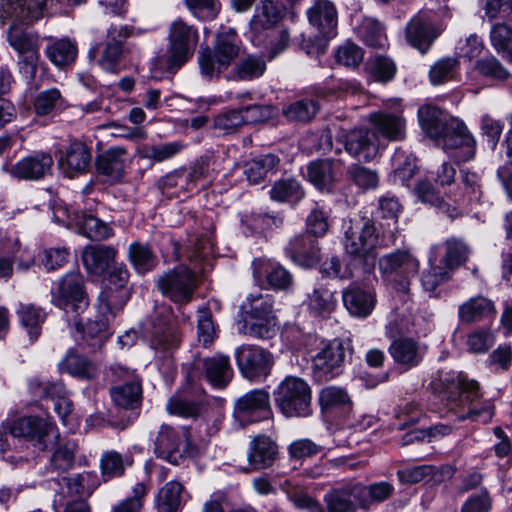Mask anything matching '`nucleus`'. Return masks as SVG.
<instances>
[{
  "instance_id": "20",
  "label": "nucleus",
  "mask_w": 512,
  "mask_h": 512,
  "mask_svg": "<svg viewBox=\"0 0 512 512\" xmlns=\"http://www.w3.org/2000/svg\"><path fill=\"white\" fill-rule=\"evenodd\" d=\"M53 165V158L50 154L40 152L22 158L11 165L7 171L9 174L20 180H39L50 172Z\"/></svg>"
},
{
  "instance_id": "47",
  "label": "nucleus",
  "mask_w": 512,
  "mask_h": 512,
  "mask_svg": "<svg viewBox=\"0 0 512 512\" xmlns=\"http://www.w3.org/2000/svg\"><path fill=\"white\" fill-rule=\"evenodd\" d=\"M415 192L417 197L424 203H429L436 207L440 212L447 215L450 219L458 216L459 211L456 205L445 202L435 191L432 183L427 180L420 181Z\"/></svg>"
},
{
  "instance_id": "51",
  "label": "nucleus",
  "mask_w": 512,
  "mask_h": 512,
  "mask_svg": "<svg viewBox=\"0 0 512 512\" xmlns=\"http://www.w3.org/2000/svg\"><path fill=\"white\" fill-rule=\"evenodd\" d=\"M284 7L273 0H262L251 20L253 27L268 29L277 24L284 15Z\"/></svg>"
},
{
  "instance_id": "39",
  "label": "nucleus",
  "mask_w": 512,
  "mask_h": 512,
  "mask_svg": "<svg viewBox=\"0 0 512 512\" xmlns=\"http://www.w3.org/2000/svg\"><path fill=\"white\" fill-rule=\"evenodd\" d=\"M129 298V289H118L105 285L98 296V313L112 319L123 309Z\"/></svg>"
},
{
  "instance_id": "4",
  "label": "nucleus",
  "mask_w": 512,
  "mask_h": 512,
  "mask_svg": "<svg viewBox=\"0 0 512 512\" xmlns=\"http://www.w3.org/2000/svg\"><path fill=\"white\" fill-rule=\"evenodd\" d=\"M429 387L434 394L442 395L451 411L464 402L463 396L471 400L478 395V382L455 372L437 371Z\"/></svg>"
},
{
  "instance_id": "25",
  "label": "nucleus",
  "mask_w": 512,
  "mask_h": 512,
  "mask_svg": "<svg viewBox=\"0 0 512 512\" xmlns=\"http://www.w3.org/2000/svg\"><path fill=\"white\" fill-rule=\"evenodd\" d=\"M307 15L310 24L317 28L323 37L332 38L336 35L338 12L333 2L316 0Z\"/></svg>"
},
{
  "instance_id": "46",
  "label": "nucleus",
  "mask_w": 512,
  "mask_h": 512,
  "mask_svg": "<svg viewBox=\"0 0 512 512\" xmlns=\"http://www.w3.org/2000/svg\"><path fill=\"white\" fill-rule=\"evenodd\" d=\"M445 253L441 262L449 270H455L463 265L469 258L471 249L469 245L460 238L451 237L444 242Z\"/></svg>"
},
{
  "instance_id": "41",
  "label": "nucleus",
  "mask_w": 512,
  "mask_h": 512,
  "mask_svg": "<svg viewBox=\"0 0 512 512\" xmlns=\"http://www.w3.org/2000/svg\"><path fill=\"white\" fill-rule=\"evenodd\" d=\"M265 71L266 61L262 56L248 55L241 58L225 78L232 81H252L260 78Z\"/></svg>"
},
{
  "instance_id": "26",
  "label": "nucleus",
  "mask_w": 512,
  "mask_h": 512,
  "mask_svg": "<svg viewBox=\"0 0 512 512\" xmlns=\"http://www.w3.org/2000/svg\"><path fill=\"white\" fill-rule=\"evenodd\" d=\"M202 371L207 382L216 389L226 388L234 376L230 358L223 354L203 359Z\"/></svg>"
},
{
  "instance_id": "11",
  "label": "nucleus",
  "mask_w": 512,
  "mask_h": 512,
  "mask_svg": "<svg viewBox=\"0 0 512 512\" xmlns=\"http://www.w3.org/2000/svg\"><path fill=\"white\" fill-rule=\"evenodd\" d=\"M438 143L458 161L465 162L474 157L475 140L468 132L465 124L459 119L451 121L448 131L445 132Z\"/></svg>"
},
{
  "instance_id": "61",
  "label": "nucleus",
  "mask_w": 512,
  "mask_h": 512,
  "mask_svg": "<svg viewBox=\"0 0 512 512\" xmlns=\"http://www.w3.org/2000/svg\"><path fill=\"white\" fill-rule=\"evenodd\" d=\"M490 41L494 49L512 63V28L505 23H496L490 31Z\"/></svg>"
},
{
  "instance_id": "34",
  "label": "nucleus",
  "mask_w": 512,
  "mask_h": 512,
  "mask_svg": "<svg viewBox=\"0 0 512 512\" xmlns=\"http://www.w3.org/2000/svg\"><path fill=\"white\" fill-rule=\"evenodd\" d=\"M495 313L493 302L482 295L471 297L458 307L459 322L465 325L483 321Z\"/></svg>"
},
{
  "instance_id": "24",
  "label": "nucleus",
  "mask_w": 512,
  "mask_h": 512,
  "mask_svg": "<svg viewBox=\"0 0 512 512\" xmlns=\"http://www.w3.org/2000/svg\"><path fill=\"white\" fill-rule=\"evenodd\" d=\"M372 131L387 141H401L406 136V121L399 114L378 112L369 117Z\"/></svg>"
},
{
  "instance_id": "55",
  "label": "nucleus",
  "mask_w": 512,
  "mask_h": 512,
  "mask_svg": "<svg viewBox=\"0 0 512 512\" xmlns=\"http://www.w3.org/2000/svg\"><path fill=\"white\" fill-rule=\"evenodd\" d=\"M337 304L335 295L325 287L314 288L308 297L309 310L316 316L328 317L335 309Z\"/></svg>"
},
{
  "instance_id": "53",
  "label": "nucleus",
  "mask_w": 512,
  "mask_h": 512,
  "mask_svg": "<svg viewBox=\"0 0 512 512\" xmlns=\"http://www.w3.org/2000/svg\"><path fill=\"white\" fill-rule=\"evenodd\" d=\"M240 311L242 319L274 314L273 298L269 294H250L241 303Z\"/></svg>"
},
{
  "instance_id": "54",
  "label": "nucleus",
  "mask_w": 512,
  "mask_h": 512,
  "mask_svg": "<svg viewBox=\"0 0 512 512\" xmlns=\"http://www.w3.org/2000/svg\"><path fill=\"white\" fill-rule=\"evenodd\" d=\"M77 450L78 444L74 440L58 442L50 456V467L61 472L71 469L75 462Z\"/></svg>"
},
{
  "instance_id": "62",
  "label": "nucleus",
  "mask_w": 512,
  "mask_h": 512,
  "mask_svg": "<svg viewBox=\"0 0 512 512\" xmlns=\"http://www.w3.org/2000/svg\"><path fill=\"white\" fill-rule=\"evenodd\" d=\"M319 104L313 99H301L283 109L284 116L291 121L307 122L315 117Z\"/></svg>"
},
{
  "instance_id": "22",
  "label": "nucleus",
  "mask_w": 512,
  "mask_h": 512,
  "mask_svg": "<svg viewBox=\"0 0 512 512\" xmlns=\"http://www.w3.org/2000/svg\"><path fill=\"white\" fill-rule=\"evenodd\" d=\"M188 440L186 428L175 429L169 425H162L155 438V452L169 462L177 463L180 447Z\"/></svg>"
},
{
  "instance_id": "38",
  "label": "nucleus",
  "mask_w": 512,
  "mask_h": 512,
  "mask_svg": "<svg viewBox=\"0 0 512 512\" xmlns=\"http://www.w3.org/2000/svg\"><path fill=\"white\" fill-rule=\"evenodd\" d=\"M238 331L242 335L257 339H270L276 335L277 323L275 314L243 318L239 322Z\"/></svg>"
},
{
  "instance_id": "8",
  "label": "nucleus",
  "mask_w": 512,
  "mask_h": 512,
  "mask_svg": "<svg viewBox=\"0 0 512 512\" xmlns=\"http://www.w3.org/2000/svg\"><path fill=\"white\" fill-rule=\"evenodd\" d=\"M234 357L240 374L250 381L266 378L274 365L272 353L257 345L238 346Z\"/></svg>"
},
{
  "instance_id": "52",
  "label": "nucleus",
  "mask_w": 512,
  "mask_h": 512,
  "mask_svg": "<svg viewBox=\"0 0 512 512\" xmlns=\"http://www.w3.org/2000/svg\"><path fill=\"white\" fill-rule=\"evenodd\" d=\"M183 485L177 481L167 482L158 492L156 506L158 512H178L181 506Z\"/></svg>"
},
{
  "instance_id": "60",
  "label": "nucleus",
  "mask_w": 512,
  "mask_h": 512,
  "mask_svg": "<svg viewBox=\"0 0 512 512\" xmlns=\"http://www.w3.org/2000/svg\"><path fill=\"white\" fill-rule=\"evenodd\" d=\"M304 196L300 183L294 178H283L276 181L271 190L270 197L277 202L297 201Z\"/></svg>"
},
{
  "instance_id": "21",
  "label": "nucleus",
  "mask_w": 512,
  "mask_h": 512,
  "mask_svg": "<svg viewBox=\"0 0 512 512\" xmlns=\"http://www.w3.org/2000/svg\"><path fill=\"white\" fill-rule=\"evenodd\" d=\"M313 235L304 233L293 237L285 248L291 260L303 267H312L320 261V247Z\"/></svg>"
},
{
  "instance_id": "42",
  "label": "nucleus",
  "mask_w": 512,
  "mask_h": 512,
  "mask_svg": "<svg viewBox=\"0 0 512 512\" xmlns=\"http://www.w3.org/2000/svg\"><path fill=\"white\" fill-rule=\"evenodd\" d=\"M270 408V395L264 389H255L239 397L235 411L240 417H249L254 413L267 412Z\"/></svg>"
},
{
  "instance_id": "37",
  "label": "nucleus",
  "mask_w": 512,
  "mask_h": 512,
  "mask_svg": "<svg viewBox=\"0 0 512 512\" xmlns=\"http://www.w3.org/2000/svg\"><path fill=\"white\" fill-rule=\"evenodd\" d=\"M388 351L394 362L407 370L418 366L423 359L420 346L411 338L394 340Z\"/></svg>"
},
{
  "instance_id": "5",
  "label": "nucleus",
  "mask_w": 512,
  "mask_h": 512,
  "mask_svg": "<svg viewBox=\"0 0 512 512\" xmlns=\"http://www.w3.org/2000/svg\"><path fill=\"white\" fill-rule=\"evenodd\" d=\"M51 302L65 310L79 314L87 309L89 297L85 289V280L79 271L65 274L52 292Z\"/></svg>"
},
{
  "instance_id": "48",
  "label": "nucleus",
  "mask_w": 512,
  "mask_h": 512,
  "mask_svg": "<svg viewBox=\"0 0 512 512\" xmlns=\"http://www.w3.org/2000/svg\"><path fill=\"white\" fill-rule=\"evenodd\" d=\"M62 369L70 375L90 380L97 375V365L83 355L69 352L62 362Z\"/></svg>"
},
{
  "instance_id": "15",
  "label": "nucleus",
  "mask_w": 512,
  "mask_h": 512,
  "mask_svg": "<svg viewBox=\"0 0 512 512\" xmlns=\"http://www.w3.org/2000/svg\"><path fill=\"white\" fill-rule=\"evenodd\" d=\"M54 429L55 426L51 422L37 416L21 417L7 425V430L13 437L33 441L41 450L46 449L45 437Z\"/></svg>"
},
{
  "instance_id": "17",
  "label": "nucleus",
  "mask_w": 512,
  "mask_h": 512,
  "mask_svg": "<svg viewBox=\"0 0 512 512\" xmlns=\"http://www.w3.org/2000/svg\"><path fill=\"white\" fill-rule=\"evenodd\" d=\"M344 146L346 151L359 161H370L377 155L380 141L375 132L361 128L346 134Z\"/></svg>"
},
{
  "instance_id": "18",
  "label": "nucleus",
  "mask_w": 512,
  "mask_h": 512,
  "mask_svg": "<svg viewBox=\"0 0 512 512\" xmlns=\"http://www.w3.org/2000/svg\"><path fill=\"white\" fill-rule=\"evenodd\" d=\"M438 35L439 33L435 29L432 17L428 12H419L406 27L408 42L421 53H425L430 48Z\"/></svg>"
},
{
  "instance_id": "63",
  "label": "nucleus",
  "mask_w": 512,
  "mask_h": 512,
  "mask_svg": "<svg viewBox=\"0 0 512 512\" xmlns=\"http://www.w3.org/2000/svg\"><path fill=\"white\" fill-rule=\"evenodd\" d=\"M212 51L231 65L239 54V46L237 44V34L235 30L229 28L227 31L219 33L216 37Z\"/></svg>"
},
{
  "instance_id": "3",
  "label": "nucleus",
  "mask_w": 512,
  "mask_h": 512,
  "mask_svg": "<svg viewBox=\"0 0 512 512\" xmlns=\"http://www.w3.org/2000/svg\"><path fill=\"white\" fill-rule=\"evenodd\" d=\"M419 260L408 250H396L379 259V270L402 294L410 291L411 280L418 274Z\"/></svg>"
},
{
  "instance_id": "40",
  "label": "nucleus",
  "mask_w": 512,
  "mask_h": 512,
  "mask_svg": "<svg viewBox=\"0 0 512 512\" xmlns=\"http://www.w3.org/2000/svg\"><path fill=\"white\" fill-rule=\"evenodd\" d=\"M16 314L29 339L35 342L41 335L42 325L46 320V312L34 304L20 303Z\"/></svg>"
},
{
  "instance_id": "23",
  "label": "nucleus",
  "mask_w": 512,
  "mask_h": 512,
  "mask_svg": "<svg viewBox=\"0 0 512 512\" xmlns=\"http://www.w3.org/2000/svg\"><path fill=\"white\" fill-rule=\"evenodd\" d=\"M328 512H357L360 493L357 482H348L331 489L324 496Z\"/></svg>"
},
{
  "instance_id": "35",
  "label": "nucleus",
  "mask_w": 512,
  "mask_h": 512,
  "mask_svg": "<svg viewBox=\"0 0 512 512\" xmlns=\"http://www.w3.org/2000/svg\"><path fill=\"white\" fill-rule=\"evenodd\" d=\"M126 150L122 147H111L96 158L98 174L110 181H119L124 173Z\"/></svg>"
},
{
  "instance_id": "49",
  "label": "nucleus",
  "mask_w": 512,
  "mask_h": 512,
  "mask_svg": "<svg viewBox=\"0 0 512 512\" xmlns=\"http://www.w3.org/2000/svg\"><path fill=\"white\" fill-rule=\"evenodd\" d=\"M242 225L252 233H262L282 226L284 219L280 213L251 212L243 215Z\"/></svg>"
},
{
  "instance_id": "57",
  "label": "nucleus",
  "mask_w": 512,
  "mask_h": 512,
  "mask_svg": "<svg viewBox=\"0 0 512 512\" xmlns=\"http://www.w3.org/2000/svg\"><path fill=\"white\" fill-rule=\"evenodd\" d=\"M359 38L368 46L383 48L387 38L382 25L373 18H364L357 28Z\"/></svg>"
},
{
  "instance_id": "28",
  "label": "nucleus",
  "mask_w": 512,
  "mask_h": 512,
  "mask_svg": "<svg viewBox=\"0 0 512 512\" xmlns=\"http://www.w3.org/2000/svg\"><path fill=\"white\" fill-rule=\"evenodd\" d=\"M343 304L350 315L357 318L369 316L375 308L376 294L371 289L351 286L342 292Z\"/></svg>"
},
{
  "instance_id": "2",
  "label": "nucleus",
  "mask_w": 512,
  "mask_h": 512,
  "mask_svg": "<svg viewBox=\"0 0 512 512\" xmlns=\"http://www.w3.org/2000/svg\"><path fill=\"white\" fill-rule=\"evenodd\" d=\"M273 396L276 406L288 418L312 414L311 388L302 378L287 376L274 390Z\"/></svg>"
},
{
  "instance_id": "9",
  "label": "nucleus",
  "mask_w": 512,
  "mask_h": 512,
  "mask_svg": "<svg viewBox=\"0 0 512 512\" xmlns=\"http://www.w3.org/2000/svg\"><path fill=\"white\" fill-rule=\"evenodd\" d=\"M346 349L341 340L334 339L324 343L312 357V374L316 381L334 379L343 371Z\"/></svg>"
},
{
  "instance_id": "58",
  "label": "nucleus",
  "mask_w": 512,
  "mask_h": 512,
  "mask_svg": "<svg viewBox=\"0 0 512 512\" xmlns=\"http://www.w3.org/2000/svg\"><path fill=\"white\" fill-rule=\"evenodd\" d=\"M198 63L203 77L212 80L220 76L230 67L226 60L220 58L210 49L201 51L198 56Z\"/></svg>"
},
{
  "instance_id": "43",
  "label": "nucleus",
  "mask_w": 512,
  "mask_h": 512,
  "mask_svg": "<svg viewBox=\"0 0 512 512\" xmlns=\"http://www.w3.org/2000/svg\"><path fill=\"white\" fill-rule=\"evenodd\" d=\"M45 54L55 66L64 68L76 60L78 48L74 41L65 37L47 45Z\"/></svg>"
},
{
  "instance_id": "50",
  "label": "nucleus",
  "mask_w": 512,
  "mask_h": 512,
  "mask_svg": "<svg viewBox=\"0 0 512 512\" xmlns=\"http://www.w3.org/2000/svg\"><path fill=\"white\" fill-rule=\"evenodd\" d=\"M76 226L79 233L94 241H101L113 234L112 228L93 215L82 214L77 217Z\"/></svg>"
},
{
  "instance_id": "7",
  "label": "nucleus",
  "mask_w": 512,
  "mask_h": 512,
  "mask_svg": "<svg viewBox=\"0 0 512 512\" xmlns=\"http://www.w3.org/2000/svg\"><path fill=\"white\" fill-rule=\"evenodd\" d=\"M157 287L174 303L186 304L191 301L197 287L195 273L184 265L177 266L158 277Z\"/></svg>"
},
{
  "instance_id": "29",
  "label": "nucleus",
  "mask_w": 512,
  "mask_h": 512,
  "mask_svg": "<svg viewBox=\"0 0 512 512\" xmlns=\"http://www.w3.org/2000/svg\"><path fill=\"white\" fill-rule=\"evenodd\" d=\"M482 393L478 385V395L474 399H465L460 406H455L453 410L458 421L470 420L486 424L494 416V404L490 400H481Z\"/></svg>"
},
{
  "instance_id": "10",
  "label": "nucleus",
  "mask_w": 512,
  "mask_h": 512,
  "mask_svg": "<svg viewBox=\"0 0 512 512\" xmlns=\"http://www.w3.org/2000/svg\"><path fill=\"white\" fill-rule=\"evenodd\" d=\"M150 346L156 351H168L178 346L180 338L177 321L170 307H162L156 311Z\"/></svg>"
},
{
  "instance_id": "1",
  "label": "nucleus",
  "mask_w": 512,
  "mask_h": 512,
  "mask_svg": "<svg viewBox=\"0 0 512 512\" xmlns=\"http://www.w3.org/2000/svg\"><path fill=\"white\" fill-rule=\"evenodd\" d=\"M376 243V228L371 219L350 221L344 233V251L353 261L362 263L364 272L370 273L374 269Z\"/></svg>"
},
{
  "instance_id": "12",
  "label": "nucleus",
  "mask_w": 512,
  "mask_h": 512,
  "mask_svg": "<svg viewBox=\"0 0 512 512\" xmlns=\"http://www.w3.org/2000/svg\"><path fill=\"white\" fill-rule=\"evenodd\" d=\"M141 33V29H136L128 25L109 27L107 30V39L104 50L98 60L101 68L107 72H115L119 61L124 54L122 40L134 35H140Z\"/></svg>"
},
{
  "instance_id": "27",
  "label": "nucleus",
  "mask_w": 512,
  "mask_h": 512,
  "mask_svg": "<svg viewBox=\"0 0 512 512\" xmlns=\"http://www.w3.org/2000/svg\"><path fill=\"white\" fill-rule=\"evenodd\" d=\"M418 117L425 134L431 139L439 142L445 132L448 131L451 121L457 118L448 116L439 108L426 104L419 108Z\"/></svg>"
},
{
  "instance_id": "64",
  "label": "nucleus",
  "mask_w": 512,
  "mask_h": 512,
  "mask_svg": "<svg viewBox=\"0 0 512 512\" xmlns=\"http://www.w3.org/2000/svg\"><path fill=\"white\" fill-rule=\"evenodd\" d=\"M129 258L136 271L140 274L151 271L156 266V257L147 245L132 243L129 247Z\"/></svg>"
},
{
  "instance_id": "19",
  "label": "nucleus",
  "mask_w": 512,
  "mask_h": 512,
  "mask_svg": "<svg viewBox=\"0 0 512 512\" xmlns=\"http://www.w3.org/2000/svg\"><path fill=\"white\" fill-rule=\"evenodd\" d=\"M252 274L256 282L265 277L269 286L276 290H287L293 284L291 273L280 263L259 258L252 262Z\"/></svg>"
},
{
  "instance_id": "30",
  "label": "nucleus",
  "mask_w": 512,
  "mask_h": 512,
  "mask_svg": "<svg viewBox=\"0 0 512 512\" xmlns=\"http://www.w3.org/2000/svg\"><path fill=\"white\" fill-rule=\"evenodd\" d=\"M200 396L201 394L197 395L190 387L182 388L169 398L166 409L171 415L184 418L198 417L203 405Z\"/></svg>"
},
{
  "instance_id": "45",
  "label": "nucleus",
  "mask_w": 512,
  "mask_h": 512,
  "mask_svg": "<svg viewBox=\"0 0 512 512\" xmlns=\"http://www.w3.org/2000/svg\"><path fill=\"white\" fill-rule=\"evenodd\" d=\"M111 318L99 314L97 319L88 321L85 326L81 322H76L75 326L79 332L83 333L85 340H92L90 343L93 347H101L104 342L109 338V322Z\"/></svg>"
},
{
  "instance_id": "31",
  "label": "nucleus",
  "mask_w": 512,
  "mask_h": 512,
  "mask_svg": "<svg viewBox=\"0 0 512 512\" xmlns=\"http://www.w3.org/2000/svg\"><path fill=\"white\" fill-rule=\"evenodd\" d=\"M117 250L109 245H89L82 253V261L88 273L101 276L115 262Z\"/></svg>"
},
{
  "instance_id": "6",
  "label": "nucleus",
  "mask_w": 512,
  "mask_h": 512,
  "mask_svg": "<svg viewBox=\"0 0 512 512\" xmlns=\"http://www.w3.org/2000/svg\"><path fill=\"white\" fill-rule=\"evenodd\" d=\"M198 40L197 31L181 19L171 23L166 65L169 71L179 69L191 56Z\"/></svg>"
},
{
  "instance_id": "32",
  "label": "nucleus",
  "mask_w": 512,
  "mask_h": 512,
  "mask_svg": "<svg viewBox=\"0 0 512 512\" xmlns=\"http://www.w3.org/2000/svg\"><path fill=\"white\" fill-rule=\"evenodd\" d=\"M277 454L278 448L274 441L267 436H258L250 442L247 459L252 470H261L271 467Z\"/></svg>"
},
{
  "instance_id": "36",
  "label": "nucleus",
  "mask_w": 512,
  "mask_h": 512,
  "mask_svg": "<svg viewBox=\"0 0 512 512\" xmlns=\"http://www.w3.org/2000/svg\"><path fill=\"white\" fill-rule=\"evenodd\" d=\"M115 373L125 374L129 379L123 385L113 387L111 389V397L114 403L124 409H135L140 404L142 396V388L140 381L132 375L130 379V372L127 369L120 368Z\"/></svg>"
},
{
  "instance_id": "33",
  "label": "nucleus",
  "mask_w": 512,
  "mask_h": 512,
  "mask_svg": "<svg viewBox=\"0 0 512 512\" xmlns=\"http://www.w3.org/2000/svg\"><path fill=\"white\" fill-rule=\"evenodd\" d=\"M279 164L280 158L268 153L243 162L240 168L249 184L256 185L264 181L269 173H275Z\"/></svg>"
},
{
  "instance_id": "44",
  "label": "nucleus",
  "mask_w": 512,
  "mask_h": 512,
  "mask_svg": "<svg viewBox=\"0 0 512 512\" xmlns=\"http://www.w3.org/2000/svg\"><path fill=\"white\" fill-rule=\"evenodd\" d=\"M357 487L360 493V508L364 510H369L372 505L388 500L394 492V486L386 481L370 485L357 482Z\"/></svg>"
},
{
  "instance_id": "59",
  "label": "nucleus",
  "mask_w": 512,
  "mask_h": 512,
  "mask_svg": "<svg viewBox=\"0 0 512 512\" xmlns=\"http://www.w3.org/2000/svg\"><path fill=\"white\" fill-rule=\"evenodd\" d=\"M8 13L20 21L31 22L42 15L46 0H8Z\"/></svg>"
},
{
  "instance_id": "14",
  "label": "nucleus",
  "mask_w": 512,
  "mask_h": 512,
  "mask_svg": "<svg viewBox=\"0 0 512 512\" xmlns=\"http://www.w3.org/2000/svg\"><path fill=\"white\" fill-rule=\"evenodd\" d=\"M56 156L59 167L70 178L86 172L92 159L88 146L77 139H71L65 147L59 149Z\"/></svg>"
},
{
  "instance_id": "16",
  "label": "nucleus",
  "mask_w": 512,
  "mask_h": 512,
  "mask_svg": "<svg viewBox=\"0 0 512 512\" xmlns=\"http://www.w3.org/2000/svg\"><path fill=\"white\" fill-rule=\"evenodd\" d=\"M342 168L340 159H318L306 167V177L317 189L331 192Z\"/></svg>"
},
{
  "instance_id": "13",
  "label": "nucleus",
  "mask_w": 512,
  "mask_h": 512,
  "mask_svg": "<svg viewBox=\"0 0 512 512\" xmlns=\"http://www.w3.org/2000/svg\"><path fill=\"white\" fill-rule=\"evenodd\" d=\"M88 476L87 473H84L61 479L59 483L60 492L53 501V507L56 512H90V508L85 501L81 499L66 500V494L69 496L84 494V482Z\"/></svg>"
},
{
  "instance_id": "56",
  "label": "nucleus",
  "mask_w": 512,
  "mask_h": 512,
  "mask_svg": "<svg viewBox=\"0 0 512 512\" xmlns=\"http://www.w3.org/2000/svg\"><path fill=\"white\" fill-rule=\"evenodd\" d=\"M281 490L298 509H305L308 512H324L322 505L312 496L307 494L298 485L290 480H285L280 485Z\"/></svg>"
}]
</instances>
